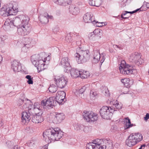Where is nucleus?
<instances>
[{"mask_svg":"<svg viewBox=\"0 0 149 149\" xmlns=\"http://www.w3.org/2000/svg\"><path fill=\"white\" fill-rule=\"evenodd\" d=\"M63 132L58 128L49 129L46 130L43 134L44 139L46 142L50 140L58 141L63 136Z\"/></svg>","mask_w":149,"mask_h":149,"instance_id":"nucleus-1","label":"nucleus"},{"mask_svg":"<svg viewBox=\"0 0 149 149\" xmlns=\"http://www.w3.org/2000/svg\"><path fill=\"white\" fill-rule=\"evenodd\" d=\"M74 58L78 63H83L89 60L90 54L89 50L83 47H80L76 49Z\"/></svg>","mask_w":149,"mask_h":149,"instance_id":"nucleus-2","label":"nucleus"},{"mask_svg":"<svg viewBox=\"0 0 149 149\" xmlns=\"http://www.w3.org/2000/svg\"><path fill=\"white\" fill-rule=\"evenodd\" d=\"M65 93L63 91H58L56 93L55 98L54 97H51L45 100L47 109L53 108L55 106L57 103L60 104L61 103L65 96Z\"/></svg>","mask_w":149,"mask_h":149,"instance_id":"nucleus-3","label":"nucleus"},{"mask_svg":"<svg viewBox=\"0 0 149 149\" xmlns=\"http://www.w3.org/2000/svg\"><path fill=\"white\" fill-rule=\"evenodd\" d=\"M28 111L32 114L34 113L37 112L38 111H40L42 109H47V106L46 104L45 100H42L39 104L38 102L34 103V104H33L31 102L29 103L28 107Z\"/></svg>","mask_w":149,"mask_h":149,"instance_id":"nucleus-4","label":"nucleus"},{"mask_svg":"<svg viewBox=\"0 0 149 149\" xmlns=\"http://www.w3.org/2000/svg\"><path fill=\"white\" fill-rule=\"evenodd\" d=\"M14 26H17V27L22 26L21 21L19 16L14 18L13 21L7 19L5 22L3 27V28H5L8 29L10 28L13 27Z\"/></svg>","mask_w":149,"mask_h":149,"instance_id":"nucleus-5","label":"nucleus"},{"mask_svg":"<svg viewBox=\"0 0 149 149\" xmlns=\"http://www.w3.org/2000/svg\"><path fill=\"white\" fill-rule=\"evenodd\" d=\"M111 107L103 106L100 109V113L101 117L104 119H110L113 115V112L114 111Z\"/></svg>","mask_w":149,"mask_h":149,"instance_id":"nucleus-6","label":"nucleus"},{"mask_svg":"<svg viewBox=\"0 0 149 149\" xmlns=\"http://www.w3.org/2000/svg\"><path fill=\"white\" fill-rule=\"evenodd\" d=\"M132 67L129 65H126L125 62L124 60H122L121 62L119 67L120 72L123 74L129 75L132 74L133 72V70Z\"/></svg>","mask_w":149,"mask_h":149,"instance_id":"nucleus-7","label":"nucleus"},{"mask_svg":"<svg viewBox=\"0 0 149 149\" xmlns=\"http://www.w3.org/2000/svg\"><path fill=\"white\" fill-rule=\"evenodd\" d=\"M83 114L84 118L87 122L94 121L98 119L97 115L92 111H84Z\"/></svg>","mask_w":149,"mask_h":149,"instance_id":"nucleus-8","label":"nucleus"},{"mask_svg":"<svg viewBox=\"0 0 149 149\" xmlns=\"http://www.w3.org/2000/svg\"><path fill=\"white\" fill-rule=\"evenodd\" d=\"M31 26L30 24L24 26H22L17 27V33L21 36L27 35L31 31Z\"/></svg>","mask_w":149,"mask_h":149,"instance_id":"nucleus-9","label":"nucleus"},{"mask_svg":"<svg viewBox=\"0 0 149 149\" xmlns=\"http://www.w3.org/2000/svg\"><path fill=\"white\" fill-rule=\"evenodd\" d=\"M129 61L138 65L141 64L143 61V60L141 58L140 55L136 52L131 54L129 58Z\"/></svg>","mask_w":149,"mask_h":149,"instance_id":"nucleus-10","label":"nucleus"},{"mask_svg":"<svg viewBox=\"0 0 149 149\" xmlns=\"http://www.w3.org/2000/svg\"><path fill=\"white\" fill-rule=\"evenodd\" d=\"M45 54V53H42L39 54L32 55L31 57V61L33 64L35 65H37V64L38 63H43V57L42 56Z\"/></svg>","mask_w":149,"mask_h":149,"instance_id":"nucleus-11","label":"nucleus"},{"mask_svg":"<svg viewBox=\"0 0 149 149\" xmlns=\"http://www.w3.org/2000/svg\"><path fill=\"white\" fill-rule=\"evenodd\" d=\"M35 114L33 113L31 115V121L35 123H40L43 120L42 117L41 116L42 114V111L40 110L37 113H35Z\"/></svg>","mask_w":149,"mask_h":149,"instance_id":"nucleus-12","label":"nucleus"},{"mask_svg":"<svg viewBox=\"0 0 149 149\" xmlns=\"http://www.w3.org/2000/svg\"><path fill=\"white\" fill-rule=\"evenodd\" d=\"M54 80L57 87L61 88H64L68 82L67 79L64 77L59 78H54Z\"/></svg>","mask_w":149,"mask_h":149,"instance_id":"nucleus-13","label":"nucleus"},{"mask_svg":"<svg viewBox=\"0 0 149 149\" xmlns=\"http://www.w3.org/2000/svg\"><path fill=\"white\" fill-rule=\"evenodd\" d=\"M22 120L23 124H25L28 123L31 119L32 114L27 111L22 113Z\"/></svg>","mask_w":149,"mask_h":149,"instance_id":"nucleus-14","label":"nucleus"},{"mask_svg":"<svg viewBox=\"0 0 149 149\" xmlns=\"http://www.w3.org/2000/svg\"><path fill=\"white\" fill-rule=\"evenodd\" d=\"M7 10L9 11L11 15H15L18 12V9L16 3L13 2L12 3H10L7 6Z\"/></svg>","mask_w":149,"mask_h":149,"instance_id":"nucleus-15","label":"nucleus"},{"mask_svg":"<svg viewBox=\"0 0 149 149\" xmlns=\"http://www.w3.org/2000/svg\"><path fill=\"white\" fill-rule=\"evenodd\" d=\"M55 116L52 120L55 124H58L61 122L65 118V116L63 113H55Z\"/></svg>","mask_w":149,"mask_h":149,"instance_id":"nucleus-16","label":"nucleus"},{"mask_svg":"<svg viewBox=\"0 0 149 149\" xmlns=\"http://www.w3.org/2000/svg\"><path fill=\"white\" fill-rule=\"evenodd\" d=\"M60 64H61L66 70V72L70 70L71 67L68 57H65L62 58Z\"/></svg>","mask_w":149,"mask_h":149,"instance_id":"nucleus-17","label":"nucleus"},{"mask_svg":"<svg viewBox=\"0 0 149 149\" xmlns=\"http://www.w3.org/2000/svg\"><path fill=\"white\" fill-rule=\"evenodd\" d=\"M50 17L47 13H45L43 15H40L39 16V18L40 21L41 23L45 24L48 22V19L50 18Z\"/></svg>","mask_w":149,"mask_h":149,"instance_id":"nucleus-18","label":"nucleus"},{"mask_svg":"<svg viewBox=\"0 0 149 149\" xmlns=\"http://www.w3.org/2000/svg\"><path fill=\"white\" fill-rule=\"evenodd\" d=\"M126 144L128 146L131 147L136 143V141L135 140V137H133L131 134L129 136L128 139L126 141Z\"/></svg>","mask_w":149,"mask_h":149,"instance_id":"nucleus-19","label":"nucleus"},{"mask_svg":"<svg viewBox=\"0 0 149 149\" xmlns=\"http://www.w3.org/2000/svg\"><path fill=\"white\" fill-rule=\"evenodd\" d=\"M104 142L105 143V145L101 146L100 149H112L113 144L111 141L110 140H104Z\"/></svg>","mask_w":149,"mask_h":149,"instance_id":"nucleus-20","label":"nucleus"},{"mask_svg":"<svg viewBox=\"0 0 149 149\" xmlns=\"http://www.w3.org/2000/svg\"><path fill=\"white\" fill-rule=\"evenodd\" d=\"M92 15L90 13H87L83 16V19L85 23H89L92 22L94 24L95 21V20H92Z\"/></svg>","mask_w":149,"mask_h":149,"instance_id":"nucleus-21","label":"nucleus"},{"mask_svg":"<svg viewBox=\"0 0 149 149\" xmlns=\"http://www.w3.org/2000/svg\"><path fill=\"white\" fill-rule=\"evenodd\" d=\"M19 18L20 19L22 26L27 25L29 24V18L28 16L26 15H19Z\"/></svg>","mask_w":149,"mask_h":149,"instance_id":"nucleus-22","label":"nucleus"},{"mask_svg":"<svg viewBox=\"0 0 149 149\" xmlns=\"http://www.w3.org/2000/svg\"><path fill=\"white\" fill-rule=\"evenodd\" d=\"M11 68L15 72H19L21 70V66L19 65V63L16 60H14L11 64Z\"/></svg>","mask_w":149,"mask_h":149,"instance_id":"nucleus-23","label":"nucleus"},{"mask_svg":"<svg viewBox=\"0 0 149 149\" xmlns=\"http://www.w3.org/2000/svg\"><path fill=\"white\" fill-rule=\"evenodd\" d=\"M25 43L24 44V46L22 48V51L24 52H27L28 51V48L30 46L29 44L31 43V39L28 38L25 39Z\"/></svg>","mask_w":149,"mask_h":149,"instance_id":"nucleus-24","label":"nucleus"},{"mask_svg":"<svg viewBox=\"0 0 149 149\" xmlns=\"http://www.w3.org/2000/svg\"><path fill=\"white\" fill-rule=\"evenodd\" d=\"M69 9L71 13L73 15H77L79 12V10L78 8L74 5H70Z\"/></svg>","mask_w":149,"mask_h":149,"instance_id":"nucleus-25","label":"nucleus"},{"mask_svg":"<svg viewBox=\"0 0 149 149\" xmlns=\"http://www.w3.org/2000/svg\"><path fill=\"white\" fill-rule=\"evenodd\" d=\"M94 52L93 61L95 63H96L100 60L102 55L98 51H94Z\"/></svg>","mask_w":149,"mask_h":149,"instance_id":"nucleus-26","label":"nucleus"},{"mask_svg":"<svg viewBox=\"0 0 149 149\" xmlns=\"http://www.w3.org/2000/svg\"><path fill=\"white\" fill-rule=\"evenodd\" d=\"M70 74L72 77L74 78H76L79 77L81 72L79 71L76 69H72L70 71Z\"/></svg>","mask_w":149,"mask_h":149,"instance_id":"nucleus-27","label":"nucleus"},{"mask_svg":"<svg viewBox=\"0 0 149 149\" xmlns=\"http://www.w3.org/2000/svg\"><path fill=\"white\" fill-rule=\"evenodd\" d=\"M54 3L60 5L65 6L70 3V0H53Z\"/></svg>","mask_w":149,"mask_h":149,"instance_id":"nucleus-28","label":"nucleus"},{"mask_svg":"<svg viewBox=\"0 0 149 149\" xmlns=\"http://www.w3.org/2000/svg\"><path fill=\"white\" fill-rule=\"evenodd\" d=\"M89 5L96 7L99 6L101 3V0H88Z\"/></svg>","mask_w":149,"mask_h":149,"instance_id":"nucleus-29","label":"nucleus"},{"mask_svg":"<svg viewBox=\"0 0 149 149\" xmlns=\"http://www.w3.org/2000/svg\"><path fill=\"white\" fill-rule=\"evenodd\" d=\"M7 7L6 6V8H2L0 10V15L4 17L8 16L9 15H11L10 14V13L9 11L7 10Z\"/></svg>","mask_w":149,"mask_h":149,"instance_id":"nucleus-30","label":"nucleus"},{"mask_svg":"<svg viewBox=\"0 0 149 149\" xmlns=\"http://www.w3.org/2000/svg\"><path fill=\"white\" fill-rule=\"evenodd\" d=\"M131 135L135 137V140L136 141V143L140 141L143 139L142 136L140 133H133Z\"/></svg>","mask_w":149,"mask_h":149,"instance_id":"nucleus-31","label":"nucleus"},{"mask_svg":"<svg viewBox=\"0 0 149 149\" xmlns=\"http://www.w3.org/2000/svg\"><path fill=\"white\" fill-rule=\"evenodd\" d=\"M46 62L45 61L43 60V62L41 63H38L37 64V65H35V66L36 67L38 70L39 71H42L46 68V64L44 63Z\"/></svg>","mask_w":149,"mask_h":149,"instance_id":"nucleus-32","label":"nucleus"},{"mask_svg":"<svg viewBox=\"0 0 149 149\" xmlns=\"http://www.w3.org/2000/svg\"><path fill=\"white\" fill-rule=\"evenodd\" d=\"M19 102L22 101L23 102L25 103L23 105V109H26V108H27L29 103H31V102L28 99L26 100V99H25V100L20 99L19 100Z\"/></svg>","mask_w":149,"mask_h":149,"instance_id":"nucleus-33","label":"nucleus"},{"mask_svg":"<svg viewBox=\"0 0 149 149\" xmlns=\"http://www.w3.org/2000/svg\"><path fill=\"white\" fill-rule=\"evenodd\" d=\"M91 143H93V144L94 145V146L97 147L98 149H100L101 147V140L99 139H97L95 140H93V142Z\"/></svg>","mask_w":149,"mask_h":149,"instance_id":"nucleus-34","label":"nucleus"},{"mask_svg":"<svg viewBox=\"0 0 149 149\" xmlns=\"http://www.w3.org/2000/svg\"><path fill=\"white\" fill-rule=\"evenodd\" d=\"M122 104L121 103L119 104L117 102H115L113 104V106L111 107V108H113L114 111L116 110L115 109H120L122 108Z\"/></svg>","mask_w":149,"mask_h":149,"instance_id":"nucleus-35","label":"nucleus"},{"mask_svg":"<svg viewBox=\"0 0 149 149\" xmlns=\"http://www.w3.org/2000/svg\"><path fill=\"white\" fill-rule=\"evenodd\" d=\"M121 82L126 87H129L130 84V81L129 78H125L121 79Z\"/></svg>","mask_w":149,"mask_h":149,"instance_id":"nucleus-36","label":"nucleus"},{"mask_svg":"<svg viewBox=\"0 0 149 149\" xmlns=\"http://www.w3.org/2000/svg\"><path fill=\"white\" fill-rule=\"evenodd\" d=\"M98 93L97 92L91 90L90 93V97L91 100H95L98 96Z\"/></svg>","mask_w":149,"mask_h":149,"instance_id":"nucleus-37","label":"nucleus"},{"mask_svg":"<svg viewBox=\"0 0 149 149\" xmlns=\"http://www.w3.org/2000/svg\"><path fill=\"white\" fill-rule=\"evenodd\" d=\"M101 89L102 90V93L105 95L109 96V91L107 88L105 87H101Z\"/></svg>","mask_w":149,"mask_h":149,"instance_id":"nucleus-38","label":"nucleus"},{"mask_svg":"<svg viewBox=\"0 0 149 149\" xmlns=\"http://www.w3.org/2000/svg\"><path fill=\"white\" fill-rule=\"evenodd\" d=\"M80 72H81L80 73L81 74L79 75V77H81V78L85 79L89 77V73L88 72L83 71L82 72V71H80Z\"/></svg>","mask_w":149,"mask_h":149,"instance_id":"nucleus-39","label":"nucleus"},{"mask_svg":"<svg viewBox=\"0 0 149 149\" xmlns=\"http://www.w3.org/2000/svg\"><path fill=\"white\" fill-rule=\"evenodd\" d=\"M37 143V139H33L30 140L29 142L27 143V145L29 147H31L33 146L34 145L36 144Z\"/></svg>","mask_w":149,"mask_h":149,"instance_id":"nucleus-40","label":"nucleus"},{"mask_svg":"<svg viewBox=\"0 0 149 149\" xmlns=\"http://www.w3.org/2000/svg\"><path fill=\"white\" fill-rule=\"evenodd\" d=\"M57 86H56L52 84L49 87V90L50 92L54 93L57 91Z\"/></svg>","mask_w":149,"mask_h":149,"instance_id":"nucleus-41","label":"nucleus"},{"mask_svg":"<svg viewBox=\"0 0 149 149\" xmlns=\"http://www.w3.org/2000/svg\"><path fill=\"white\" fill-rule=\"evenodd\" d=\"M25 78L28 79L27 82L29 84H33V77H31V76L27 75L26 76Z\"/></svg>","mask_w":149,"mask_h":149,"instance_id":"nucleus-42","label":"nucleus"},{"mask_svg":"<svg viewBox=\"0 0 149 149\" xmlns=\"http://www.w3.org/2000/svg\"><path fill=\"white\" fill-rule=\"evenodd\" d=\"M86 88L85 86H84L79 90H77L76 93L79 94H82L85 91Z\"/></svg>","mask_w":149,"mask_h":149,"instance_id":"nucleus-43","label":"nucleus"},{"mask_svg":"<svg viewBox=\"0 0 149 149\" xmlns=\"http://www.w3.org/2000/svg\"><path fill=\"white\" fill-rule=\"evenodd\" d=\"M125 128H126L127 127V125L128 124H130L131 123V121L130 119L128 117H127L125 118Z\"/></svg>","mask_w":149,"mask_h":149,"instance_id":"nucleus-44","label":"nucleus"},{"mask_svg":"<svg viewBox=\"0 0 149 149\" xmlns=\"http://www.w3.org/2000/svg\"><path fill=\"white\" fill-rule=\"evenodd\" d=\"M65 40L68 42H70L71 40V37L70 34H68L65 38Z\"/></svg>","mask_w":149,"mask_h":149,"instance_id":"nucleus-45","label":"nucleus"},{"mask_svg":"<svg viewBox=\"0 0 149 149\" xmlns=\"http://www.w3.org/2000/svg\"><path fill=\"white\" fill-rule=\"evenodd\" d=\"M123 94H127L129 91V89L127 87H125L123 88Z\"/></svg>","mask_w":149,"mask_h":149,"instance_id":"nucleus-46","label":"nucleus"},{"mask_svg":"<svg viewBox=\"0 0 149 149\" xmlns=\"http://www.w3.org/2000/svg\"><path fill=\"white\" fill-rule=\"evenodd\" d=\"M95 36V35L94 34V32H92L89 34L88 36L89 39H92L93 37Z\"/></svg>","mask_w":149,"mask_h":149,"instance_id":"nucleus-47","label":"nucleus"},{"mask_svg":"<svg viewBox=\"0 0 149 149\" xmlns=\"http://www.w3.org/2000/svg\"><path fill=\"white\" fill-rule=\"evenodd\" d=\"M101 55L102 56L101 57H102V58L101 60H100V63H102L103 62L104 60L105 59V58L104 57V56L105 55V54L103 53Z\"/></svg>","mask_w":149,"mask_h":149,"instance_id":"nucleus-48","label":"nucleus"},{"mask_svg":"<svg viewBox=\"0 0 149 149\" xmlns=\"http://www.w3.org/2000/svg\"><path fill=\"white\" fill-rule=\"evenodd\" d=\"M127 125V127L125 128V129H127L128 128H129L131 127H132L133 126H135V124H131V123L130 124H128Z\"/></svg>","mask_w":149,"mask_h":149,"instance_id":"nucleus-49","label":"nucleus"},{"mask_svg":"<svg viewBox=\"0 0 149 149\" xmlns=\"http://www.w3.org/2000/svg\"><path fill=\"white\" fill-rule=\"evenodd\" d=\"M127 0H123L121 3L122 6L124 7L126 6L125 3L127 2Z\"/></svg>","mask_w":149,"mask_h":149,"instance_id":"nucleus-50","label":"nucleus"},{"mask_svg":"<svg viewBox=\"0 0 149 149\" xmlns=\"http://www.w3.org/2000/svg\"><path fill=\"white\" fill-rule=\"evenodd\" d=\"M1 40H0V42L1 41H3L7 39V36H3V37H0Z\"/></svg>","mask_w":149,"mask_h":149,"instance_id":"nucleus-51","label":"nucleus"},{"mask_svg":"<svg viewBox=\"0 0 149 149\" xmlns=\"http://www.w3.org/2000/svg\"><path fill=\"white\" fill-rule=\"evenodd\" d=\"M144 118L145 120H147L148 118H149V114L147 113Z\"/></svg>","mask_w":149,"mask_h":149,"instance_id":"nucleus-52","label":"nucleus"},{"mask_svg":"<svg viewBox=\"0 0 149 149\" xmlns=\"http://www.w3.org/2000/svg\"><path fill=\"white\" fill-rule=\"evenodd\" d=\"M142 6L140 8H138V9H136V10H134V13L136 12H137L138 11H142L143 10V9H142Z\"/></svg>","mask_w":149,"mask_h":149,"instance_id":"nucleus-53","label":"nucleus"},{"mask_svg":"<svg viewBox=\"0 0 149 149\" xmlns=\"http://www.w3.org/2000/svg\"><path fill=\"white\" fill-rule=\"evenodd\" d=\"M147 146L145 144L141 145L140 147L139 148V149H143L145 147Z\"/></svg>","mask_w":149,"mask_h":149,"instance_id":"nucleus-54","label":"nucleus"},{"mask_svg":"<svg viewBox=\"0 0 149 149\" xmlns=\"http://www.w3.org/2000/svg\"><path fill=\"white\" fill-rule=\"evenodd\" d=\"M12 149H20V148L19 147L16 145L14 146Z\"/></svg>","mask_w":149,"mask_h":149,"instance_id":"nucleus-55","label":"nucleus"},{"mask_svg":"<svg viewBox=\"0 0 149 149\" xmlns=\"http://www.w3.org/2000/svg\"><path fill=\"white\" fill-rule=\"evenodd\" d=\"M3 125L2 120L1 119H0V126L2 127Z\"/></svg>","mask_w":149,"mask_h":149,"instance_id":"nucleus-56","label":"nucleus"},{"mask_svg":"<svg viewBox=\"0 0 149 149\" xmlns=\"http://www.w3.org/2000/svg\"><path fill=\"white\" fill-rule=\"evenodd\" d=\"M113 47L115 48H119L120 49V47L116 45H113Z\"/></svg>","mask_w":149,"mask_h":149,"instance_id":"nucleus-57","label":"nucleus"},{"mask_svg":"<svg viewBox=\"0 0 149 149\" xmlns=\"http://www.w3.org/2000/svg\"><path fill=\"white\" fill-rule=\"evenodd\" d=\"M127 11H125L124 12H123V13H122V15H126L127 13H127Z\"/></svg>","mask_w":149,"mask_h":149,"instance_id":"nucleus-58","label":"nucleus"},{"mask_svg":"<svg viewBox=\"0 0 149 149\" xmlns=\"http://www.w3.org/2000/svg\"><path fill=\"white\" fill-rule=\"evenodd\" d=\"M45 60H44V61H46L47 60L48 61H49L50 60V58L49 57H47L46 58H45L44 59Z\"/></svg>","mask_w":149,"mask_h":149,"instance_id":"nucleus-59","label":"nucleus"},{"mask_svg":"<svg viewBox=\"0 0 149 149\" xmlns=\"http://www.w3.org/2000/svg\"><path fill=\"white\" fill-rule=\"evenodd\" d=\"M103 23H104L103 22H101V23H99V24L98 25H97V26L99 27L102 26H103L102 24Z\"/></svg>","mask_w":149,"mask_h":149,"instance_id":"nucleus-60","label":"nucleus"},{"mask_svg":"<svg viewBox=\"0 0 149 149\" xmlns=\"http://www.w3.org/2000/svg\"><path fill=\"white\" fill-rule=\"evenodd\" d=\"M126 12L127 13H130L131 14L134 13V11L132 12L127 11Z\"/></svg>","mask_w":149,"mask_h":149,"instance_id":"nucleus-61","label":"nucleus"},{"mask_svg":"<svg viewBox=\"0 0 149 149\" xmlns=\"http://www.w3.org/2000/svg\"><path fill=\"white\" fill-rule=\"evenodd\" d=\"M53 30V31L54 32V33H55L57 31H58L57 30V29H52Z\"/></svg>","mask_w":149,"mask_h":149,"instance_id":"nucleus-62","label":"nucleus"},{"mask_svg":"<svg viewBox=\"0 0 149 149\" xmlns=\"http://www.w3.org/2000/svg\"><path fill=\"white\" fill-rule=\"evenodd\" d=\"M121 16V17L122 18H123V19H126L128 18V17H123V15H122V14Z\"/></svg>","mask_w":149,"mask_h":149,"instance_id":"nucleus-63","label":"nucleus"},{"mask_svg":"<svg viewBox=\"0 0 149 149\" xmlns=\"http://www.w3.org/2000/svg\"><path fill=\"white\" fill-rule=\"evenodd\" d=\"M146 6L147 8H149V3H147Z\"/></svg>","mask_w":149,"mask_h":149,"instance_id":"nucleus-64","label":"nucleus"}]
</instances>
